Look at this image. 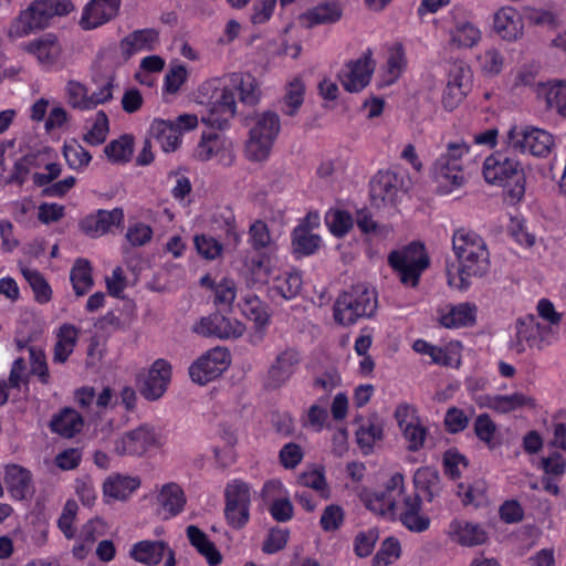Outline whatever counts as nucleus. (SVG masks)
I'll return each instance as SVG.
<instances>
[{
    "label": "nucleus",
    "instance_id": "nucleus-1",
    "mask_svg": "<svg viewBox=\"0 0 566 566\" xmlns=\"http://www.w3.org/2000/svg\"><path fill=\"white\" fill-rule=\"evenodd\" d=\"M452 249L458 266L447 268L448 283L460 291L471 286L472 277H483L490 271V253L484 240L474 231L461 228L452 235Z\"/></svg>",
    "mask_w": 566,
    "mask_h": 566
},
{
    "label": "nucleus",
    "instance_id": "nucleus-2",
    "mask_svg": "<svg viewBox=\"0 0 566 566\" xmlns=\"http://www.w3.org/2000/svg\"><path fill=\"white\" fill-rule=\"evenodd\" d=\"M507 146L489 156L483 164V176L488 184L507 189V195L514 201H520L525 193V174L520 163Z\"/></svg>",
    "mask_w": 566,
    "mask_h": 566
},
{
    "label": "nucleus",
    "instance_id": "nucleus-3",
    "mask_svg": "<svg viewBox=\"0 0 566 566\" xmlns=\"http://www.w3.org/2000/svg\"><path fill=\"white\" fill-rule=\"evenodd\" d=\"M73 10L71 0H34L13 19L8 38L17 40L44 30L55 15H66Z\"/></svg>",
    "mask_w": 566,
    "mask_h": 566
},
{
    "label": "nucleus",
    "instance_id": "nucleus-4",
    "mask_svg": "<svg viewBox=\"0 0 566 566\" xmlns=\"http://www.w3.org/2000/svg\"><path fill=\"white\" fill-rule=\"evenodd\" d=\"M377 293L364 283H358L342 292L333 306L336 323L348 327L360 318H370L377 311Z\"/></svg>",
    "mask_w": 566,
    "mask_h": 566
},
{
    "label": "nucleus",
    "instance_id": "nucleus-5",
    "mask_svg": "<svg viewBox=\"0 0 566 566\" xmlns=\"http://www.w3.org/2000/svg\"><path fill=\"white\" fill-rule=\"evenodd\" d=\"M200 104L206 105L207 115L202 122L223 129L237 113L235 94L230 85L220 80L205 82L199 88Z\"/></svg>",
    "mask_w": 566,
    "mask_h": 566
},
{
    "label": "nucleus",
    "instance_id": "nucleus-6",
    "mask_svg": "<svg viewBox=\"0 0 566 566\" xmlns=\"http://www.w3.org/2000/svg\"><path fill=\"white\" fill-rule=\"evenodd\" d=\"M281 132L280 116L265 111L253 118L245 142L244 156L249 161L263 163L270 157L274 142Z\"/></svg>",
    "mask_w": 566,
    "mask_h": 566
},
{
    "label": "nucleus",
    "instance_id": "nucleus-7",
    "mask_svg": "<svg viewBox=\"0 0 566 566\" xmlns=\"http://www.w3.org/2000/svg\"><path fill=\"white\" fill-rule=\"evenodd\" d=\"M388 264L399 275L402 284L415 287L421 273L430 265V259L423 243L411 242L401 250L391 251Z\"/></svg>",
    "mask_w": 566,
    "mask_h": 566
},
{
    "label": "nucleus",
    "instance_id": "nucleus-8",
    "mask_svg": "<svg viewBox=\"0 0 566 566\" xmlns=\"http://www.w3.org/2000/svg\"><path fill=\"white\" fill-rule=\"evenodd\" d=\"M468 150L464 143H450L447 153L433 164L432 176L441 192L449 193L464 184L461 158Z\"/></svg>",
    "mask_w": 566,
    "mask_h": 566
},
{
    "label": "nucleus",
    "instance_id": "nucleus-9",
    "mask_svg": "<svg viewBox=\"0 0 566 566\" xmlns=\"http://www.w3.org/2000/svg\"><path fill=\"white\" fill-rule=\"evenodd\" d=\"M411 188L412 180L406 170H379L370 181V197L377 207L394 205Z\"/></svg>",
    "mask_w": 566,
    "mask_h": 566
},
{
    "label": "nucleus",
    "instance_id": "nucleus-10",
    "mask_svg": "<svg viewBox=\"0 0 566 566\" xmlns=\"http://www.w3.org/2000/svg\"><path fill=\"white\" fill-rule=\"evenodd\" d=\"M506 143L513 150L530 151L533 156L546 157L554 146V137L548 132L536 127L512 126L507 133Z\"/></svg>",
    "mask_w": 566,
    "mask_h": 566
},
{
    "label": "nucleus",
    "instance_id": "nucleus-11",
    "mask_svg": "<svg viewBox=\"0 0 566 566\" xmlns=\"http://www.w3.org/2000/svg\"><path fill=\"white\" fill-rule=\"evenodd\" d=\"M224 497V516L228 524L235 530H241L250 518L251 495L249 485L242 481H233L227 485Z\"/></svg>",
    "mask_w": 566,
    "mask_h": 566
},
{
    "label": "nucleus",
    "instance_id": "nucleus-12",
    "mask_svg": "<svg viewBox=\"0 0 566 566\" xmlns=\"http://www.w3.org/2000/svg\"><path fill=\"white\" fill-rule=\"evenodd\" d=\"M172 368L170 363L166 359H156L147 374L138 375L136 378V386L147 401H157L167 391L168 385L171 380Z\"/></svg>",
    "mask_w": 566,
    "mask_h": 566
},
{
    "label": "nucleus",
    "instance_id": "nucleus-13",
    "mask_svg": "<svg viewBox=\"0 0 566 566\" xmlns=\"http://www.w3.org/2000/svg\"><path fill=\"white\" fill-rule=\"evenodd\" d=\"M375 65L371 50L368 49L361 57L345 64L338 73V80L347 92L358 93L369 84Z\"/></svg>",
    "mask_w": 566,
    "mask_h": 566
},
{
    "label": "nucleus",
    "instance_id": "nucleus-14",
    "mask_svg": "<svg viewBox=\"0 0 566 566\" xmlns=\"http://www.w3.org/2000/svg\"><path fill=\"white\" fill-rule=\"evenodd\" d=\"M245 327L241 322L230 319L221 310L202 317L193 327V332L201 336L220 339L238 338L243 335Z\"/></svg>",
    "mask_w": 566,
    "mask_h": 566
},
{
    "label": "nucleus",
    "instance_id": "nucleus-15",
    "mask_svg": "<svg viewBox=\"0 0 566 566\" xmlns=\"http://www.w3.org/2000/svg\"><path fill=\"white\" fill-rule=\"evenodd\" d=\"M229 353L223 348H214L199 357L189 367L191 380L206 385L219 377L228 366Z\"/></svg>",
    "mask_w": 566,
    "mask_h": 566
},
{
    "label": "nucleus",
    "instance_id": "nucleus-16",
    "mask_svg": "<svg viewBox=\"0 0 566 566\" xmlns=\"http://www.w3.org/2000/svg\"><path fill=\"white\" fill-rule=\"evenodd\" d=\"M472 73L469 66L454 65L448 76L442 95L443 107L451 112L457 108L471 90Z\"/></svg>",
    "mask_w": 566,
    "mask_h": 566
},
{
    "label": "nucleus",
    "instance_id": "nucleus-17",
    "mask_svg": "<svg viewBox=\"0 0 566 566\" xmlns=\"http://www.w3.org/2000/svg\"><path fill=\"white\" fill-rule=\"evenodd\" d=\"M301 363V355L295 348H285L279 353L270 365L264 380L268 389L282 387L293 376Z\"/></svg>",
    "mask_w": 566,
    "mask_h": 566
},
{
    "label": "nucleus",
    "instance_id": "nucleus-18",
    "mask_svg": "<svg viewBox=\"0 0 566 566\" xmlns=\"http://www.w3.org/2000/svg\"><path fill=\"white\" fill-rule=\"evenodd\" d=\"M156 442L157 438L154 429L147 424H142L118 438L115 441L114 450L118 455H143Z\"/></svg>",
    "mask_w": 566,
    "mask_h": 566
},
{
    "label": "nucleus",
    "instance_id": "nucleus-19",
    "mask_svg": "<svg viewBox=\"0 0 566 566\" xmlns=\"http://www.w3.org/2000/svg\"><path fill=\"white\" fill-rule=\"evenodd\" d=\"M122 0H91L83 9L80 27L85 30L97 29L118 15Z\"/></svg>",
    "mask_w": 566,
    "mask_h": 566
},
{
    "label": "nucleus",
    "instance_id": "nucleus-20",
    "mask_svg": "<svg viewBox=\"0 0 566 566\" xmlns=\"http://www.w3.org/2000/svg\"><path fill=\"white\" fill-rule=\"evenodd\" d=\"M124 221L122 208L113 210L99 209L80 221V229L91 238H99L106 234L113 226L119 227Z\"/></svg>",
    "mask_w": 566,
    "mask_h": 566
},
{
    "label": "nucleus",
    "instance_id": "nucleus-21",
    "mask_svg": "<svg viewBox=\"0 0 566 566\" xmlns=\"http://www.w3.org/2000/svg\"><path fill=\"white\" fill-rule=\"evenodd\" d=\"M22 49L34 55L39 63L45 66L54 65L62 51L56 35L52 33H46L41 38L24 44Z\"/></svg>",
    "mask_w": 566,
    "mask_h": 566
},
{
    "label": "nucleus",
    "instance_id": "nucleus-22",
    "mask_svg": "<svg viewBox=\"0 0 566 566\" xmlns=\"http://www.w3.org/2000/svg\"><path fill=\"white\" fill-rule=\"evenodd\" d=\"M495 32L506 41H515L523 34L522 17L513 7H503L494 14Z\"/></svg>",
    "mask_w": 566,
    "mask_h": 566
},
{
    "label": "nucleus",
    "instance_id": "nucleus-23",
    "mask_svg": "<svg viewBox=\"0 0 566 566\" xmlns=\"http://www.w3.org/2000/svg\"><path fill=\"white\" fill-rule=\"evenodd\" d=\"M537 97L544 98L548 108H554L566 118V80H548L536 84Z\"/></svg>",
    "mask_w": 566,
    "mask_h": 566
},
{
    "label": "nucleus",
    "instance_id": "nucleus-24",
    "mask_svg": "<svg viewBox=\"0 0 566 566\" xmlns=\"http://www.w3.org/2000/svg\"><path fill=\"white\" fill-rule=\"evenodd\" d=\"M169 549L171 548L164 541H140L133 545L129 555L140 564L156 566L168 556Z\"/></svg>",
    "mask_w": 566,
    "mask_h": 566
},
{
    "label": "nucleus",
    "instance_id": "nucleus-25",
    "mask_svg": "<svg viewBox=\"0 0 566 566\" xmlns=\"http://www.w3.org/2000/svg\"><path fill=\"white\" fill-rule=\"evenodd\" d=\"M421 497L418 494L407 495L403 499V511L399 517L402 525L415 533H422L430 526V518L421 514Z\"/></svg>",
    "mask_w": 566,
    "mask_h": 566
},
{
    "label": "nucleus",
    "instance_id": "nucleus-26",
    "mask_svg": "<svg viewBox=\"0 0 566 566\" xmlns=\"http://www.w3.org/2000/svg\"><path fill=\"white\" fill-rule=\"evenodd\" d=\"M148 135L157 140L165 153L175 151L180 144L181 129L174 126L172 120L155 118Z\"/></svg>",
    "mask_w": 566,
    "mask_h": 566
},
{
    "label": "nucleus",
    "instance_id": "nucleus-27",
    "mask_svg": "<svg viewBox=\"0 0 566 566\" xmlns=\"http://www.w3.org/2000/svg\"><path fill=\"white\" fill-rule=\"evenodd\" d=\"M3 480L8 491L17 500L25 499L32 491V474L21 465H7Z\"/></svg>",
    "mask_w": 566,
    "mask_h": 566
},
{
    "label": "nucleus",
    "instance_id": "nucleus-28",
    "mask_svg": "<svg viewBox=\"0 0 566 566\" xmlns=\"http://www.w3.org/2000/svg\"><path fill=\"white\" fill-rule=\"evenodd\" d=\"M84 426L83 417L74 409L65 407L54 415L50 421L52 432L64 438H73Z\"/></svg>",
    "mask_w": 566,
    "mask_h": 566
},
{
    "label": "nucleus",
    "instance_id": "nucleus-29",
    "mask_svg": "<svg viewBox=\"0 0 566 566\" xmlns=\"http://www.w3.org/2000/svg\"><path fill=\"white\" fill-rule=\"evenodd\" d=\"M321 245V238L311 232L307 220H303L292 232V250L296 259L314 254Z\"/></svg>",
    "mask_w": 566,
    "mask_h": 566
},
{
    "label": "nucleus",
    "instance_id": "nucleus-30",
    "mask_svg": "<svg viewBox=\"0 0 566 566\" xmlns=\"http://www.w3.org/2000/svg\"><path fill=\"white\" fill-rule=\"evenodd\" d=\"M343 15V9L339 2L332 0L325 1L301 15L305 21L306 28H313L317 24H329L337 22Z\"/></svg>",
    "mask_w": 566,
    "mask_h": 566
},
{
    "label": "nucleus",
    "instance_id": "nucleus-31",
    "mask_svg": "<svg viewBox=\"0 0 566 566\" xmlns=\"http://www.w3.org/2000/svg\"><path fill=\"white\" fill-rule=\"evenodd\" d=\"M382 438L384 423L377 413L370 415L356 430L357 443L365 454L370 453L374 450L375 442Z\"/></svg>",
    "mask_w": 566,
    "mask_h": 566
},
{
    "label": "nucleus",
    "instance_id": "nucleus-32",
    "mask_svg": "<svg viewBox=\"0 0 566 566\" xmlns=\"http://www.w3.org/2000/svg\"><path fill=\"white\" fill-rule=\"evenodd\" d=\"M186 533L190 544L206 557L209 566H218L222 562L221 553L198 526L189 525Z\"/></svg>",
    "mask_w": 566,
    "mask_h": 566
},
{
    "label": "nucleus",
    "instance_id": "nucleus-33",
    "mask_svg": "<svg viewBox=\"0 0 566 566\" xmlns=\"http://www.w3.org/2000/svg\"><path fill=\"white\" fill-rule=\"evenodd\" d=\"M230 86L235 93L239 91L240 101L253 106L260 101V90L256 78L250 73H232L230 75Z\"/></svg>",
    "mask_w": 566,
    "mask_h": 566
},
{
    "label": "nucleus",
    "instance_id": "nucleus-34",
    "mask_svg": "<svg viewBox=\"0 0 566 566\" xmlns=\"http://www.w3.org/2000/svg\"><path fill=\"white\" fill-rule=\"evenodd\" d=\"M476 321V306L471 303H461L440 317V324L446 328L472 326Z\"/></svg>",
    "mask_w": 566,
    "mask_h": 566
},
{
    "label": "nucleus",
    "instance_id": "nucleus-35",
    "mask_svg": "<svg viewBox=\"0 0 566 566\" xmlns=\"http://www.w3.org/2000/svg\"><path fill=\"white\" fill-rule=\"evenodd\" d=\"M158 40V32L155 29L136 30L120 41V48L127 55L135 51H153Z\"/></svg>",
    "mask_w": 566,
    "mask_h": 566
},
{
    "label": "nucleus",
    "instance_id": "nucleus-36",
    "mask_svg": "<svg viewBox=\"0 0 566 566\" xmlns=\"http://www.w3.org/2000/svg\"><path fill=\"white\" fill-rule=\"evenodd\" d=\"M78 329L72 324H63L57 333L54 345L53 361L63 364L73 353L77 342Z\"/></svg>",
    "mask_w": 566,
    "mask_h": 566
},
{
    "label": "nucleus",
    "instance_id": "nucleus-37",
    "mask_svg": "<svg viewBox=\"0 0 566 566\" xmlns=\"http://www.w3.org/2000/svg\"><path fill=\"white\" fill-rule=\"evenodd\" d=\"M450 530L458 543L463 546L480 545L488 539L486 532L478 524L453 521L450 524Z\"/></svg>",
    "mask_w": 566,
    "mask_h": 566
},
{
    "label": "nucleus",
    "instance_id": "nucleus-38",
    "mask_svg": "<svg viewBox=\"0 0 566 566\" xmlns=\"http://www.w3.org/2000/svg\"><path fill=\"white\" fill-rule=\"evenodd\" d=\"M140 485V480L133 476L117 475L108 478L103 484L104 495L113 500H126Z\"/></svg>",
    "mask_w": 566,
    "mask_h": 566
},
{
    "label": "nucleus",
    "instance_id": "nucleus-39",
    "mask_svg": "<svg viewBox=\"0 0 566 566\" xmlns=\"http://www.w3.org/2000/svg\"><path fill=\"white\" fill-rule=\"evenodd\" d=\"M413 483L416 489L424 493L427 500L431 502L440 491V474L434 468L422 467L415 472Z\"/></svg>",
    "mask_w": 566,
    "mask_h": 566
},
{
    "label": "nucleus",
    "instance_id": "nucleus-40",
    "mask_svg": "<svg viewBox=\"0 0 566 566\" xmlns=\"http://www.w3.org/2000/svg\"><path fill=\"white\" fill-rule=\"evenodd\" d=\"M450 38L458 48L471 49L480 42L481 31L470 21H458L450 30Z\"/></svg>",
    "mask_w": 566,
    "mask_h": 566
},
{
    "label": "nucleus",
    "instance_id": "nucleus-41",
    "mask_svg": "<svg viewBox=\"0 0 566 566\" xmlns=\"http://www.w3.org/2000/svg\"><path fill=\"white\" fill-rule=\"evenodd\" d=\"M70 280L77 296L86 294L94 285L90 261L77 259L71 269Z\"/></svg>",
    "mask_w": 566,
    "mask_h": 566
},
{
    "label": "nucleus",
    "instance_id": "nucleus-42",
    "mask_svg": "<svg viewBox=\"0 0 566 566\" xmlns=\"http://www.w3.org/2000/svg\"><path fill=\"white\" fill-rule=\"evenodd\" d=\"M159 505L169 512L170 516L179 514L186 504L182 489L176 483L165 484L157 496Z\"/></svg>",
    "mask_w": 566,
    "mask_h": 566
},
{
    "label": "nucleus",
    "instance_id": "nucleus-43",
    "mask_svg": "<svg viewBox=\"0 0 566 566\" xmlns=\"http://www.w3.org/2000/svg\"><path fill=\"white\" fill-rule=\"evenodd\" d=\"M535 408V399L522 392H514L512 395H497L491 399L490 408L495 411L506 413L522 407Z\"/></svg>",
    "mask_w": 566,
    "mask_h": 566
},
{
    "label": "nucleus",
    "instance_id": "nucleus-44",
    "mask_svg": "<svg viewBox=\"0 0 566 566\" xmlns=\"http://www.w3.org/2000/svg\"><path fill=\"white\" fill-rule=\"evenodd\" d=\"M133 146V136L125 134L107 144L104 148V154L112 163L126 164L132 159Z\"/></svg>",
    "mask_w": 566,
    "mask_h": 566
},
{
    "label": "nucleus",
    "instance_id": "nucleus-45",
    "mask_svg": "<svg viewBox=\"0 0 566 566\" xmlns=\"http://www.w3.org/2000/svg\"><path fill=\"white\" fill-rule=\"evenodd\" d=\"M366 507L379 515L395 514L396 495H389L385 491H375L364 496Z\"/></svg>",
    "mask_w": 566,
    "mask_h": 566
},
{
    "label": "nucleus",
    "instance_id": "nucleus-46",
    "mask_svg": "<svg viewBox=\"0 0 566 566\" xmlns=\"http://www.w3.org/2000/svg\"><path fill=\"white\" fill-rule=\"evenodd\" d=\"M21 273L30 284L36 302L48 303L51 300L52 290L44 276L38 270L28 268H22Z\"/></svg>",
    "mask_w": 566,
    "mask_h": 566
},
{
    "label": "nucleus",
    "instance_id": "nucleus-47",
    "mask_svg": "<svg viewBox=\"0 0 566 566\" xmlns=\"http://www.w3.org/2000/svg\"><path fill=\"white\" fill-rule=\"evenodd\" d=\"M304 93L305 86L300 78L291 81L282 101V112L285 115L294 116L304 102Z\"/></svg>",
    "mask_w": 566,
    "mask_h": 566
},
{
    "label": "nucleus",
    "instance_id": "nucleus-48",
    "mask_svg": "<svg viewBox=\"0 0 566 566\" xmlns=\"http://www.w3.org/2000/svg\"><path fill=\"white\" fill-rule=\"evenodd\" d=\"M63 155L67 165L72 169L86 167L92 160L91 154L80 145L76 139H72L70 143L64 144Z\"/></svg>",
    "mask_w": 566,
    "mask_h": 566
},
{
    "label": "nucleus",
    "instance_id": "nucleus-49",
    "mask_svg": "<svg viewBox=\"0 0 566 566\" xmlns=\"http://www.w3.org/2000/svg\"><path fill=\"white\" fill-rule=\"evenodd\" d=\"M400 430L408 442L407 449L409 451L417 452L424 447L428 429L421 423L420 419L408 423V426L402 427Z\"/></svg>",
    "mask_w": 566,
    "mask_h": 566
},
{
    "label": "nucleus",
    "instance_id": "nucleus-50",
    "mask_svg": "<svg viewBox=\"0 0 566 566\" xmlns=\"http://www.w3.org/2000/svg\"><path fill=\"white\" fill-rule=\"evenodd\" d=\"M109 123L104 111H98L91 129L83 136V140L91 146L102 145L108 135Z\"/></svg>",
    "mask_w": 566,
    "mask_h": 566
},
{
    "label": "nucleus",
    "instance_id": "nucleus-51",
    "mask_svg": "<svg viewBox=\"0 0 566 566\" xmlns=\"http://www.w3.org/2000/svg\"><path fill=\"white\" fill-rule=\"evenodd\" d=\"M401 554L400 542L394 537H387L380 545L379 551L373 558V566H388L398 559Z\"/></svg>",
    "mask_w": 566,
    "mask_h": 566
},
{
    "label": "nucleus",
    "instance_id": "nucleus-52",
    "mask_svg": "<svg viewBox=\"0 0 566 566\" xmlns=\"http://www.w3.org/2000/svg\"><path fill=\"white\" fill-rule=\"evenodd\" d=\"M234 300L235 285L232 281L223 279L220 283L216 284L213 303L218 310L224 313L231 312Z\"/></svg>",
    "mask_w": 566,
    "mask_h": 566
},
{
    "label": "nucleus",
    "instance_id": "nucleus-53",
    "mask_svg": "<svg viewBox=\"0 0 566 566\" xmlns=\"http://www.w3.org/2000/svg\"><path fill=\"white\" fill-rule=\"evenodd\" d=\"M69 104L77 109H92V99L87 94V88L80 82L69 81L66 84Z\"/></svg>",
    "mask_w": 566,
    "mask_h": 566
},
{
    "label": "nucleus",
    "instance_id": "nucleus-54",
    "mask_svg": "<svg viewBox=\"0 0 566 566\" xmlns=\"http://www.w3.org/2000/svg\"><path fill=\"white\" fill-rule=\"evenodd\" d=\"M302 283L301 274L293 272L277 277L275 290L285 300H292L301 292Z\"/></svg>",
    "mask_w": 566,
    "mask_h": 566
},
{
    "label": "nucleus",
    "instance_id": "nucleus-55",
    "mask_svg": "<svg viewBox=\"0 0 566 566\" xmlns=\"http://www.w3.org/2000/svg\"><path fill=\"white\" fill-rule=\"evenodd\" d=\"M212 223L214 227L219 228H221L223 224L227 240L226 244L231 245L232 248H237L240 242V235L235 229V219L233 213L230 210H227L226 212L214 214L212 218Z\"/></svg>",
    "mask_w": 566,
    "mask_h": 566
},
{
    "label": "nucleus",
    "instance_id": "nucleus-56",
    "mask_svg": "<svg viewBox=\"0 0 566 566\" xmlns=\"http://www.w3.org/2000/svg\"><path fill=\"white\" fill-rule=\"evenodd\" d=\"M496 431V426L488 413L479 415L474 421V433L476 437L485 442L488 447L493 450L497 443L493 441Z\"/></svg>",
    "mask_w": 566,
    "mask_h": 566
},
{
    "label": "nucleus",
    "instance_id": "nucleus-57",
    "mask_svg": "<svg viewBox=\"0 0 566 566\" xmlns=\"http://www.w3.org/2000/svg\"><path fill=\"white\" fill-rule=\"evenodd\" d=\"M193 243L198 253L207 260L217 259L223 249L221 242L206 234L196 235Z\"/></svg>",
    "mask_w": 566,
    "mask_h": 566
},
{
    "label": "nucleus",
    "instance_id": "nucleus-58",
    "mask_svg": "<svg viewBox=\"0 0 566 566\" xmlns=\"http://www.w3.org/2000/svg\"><path fill=\"white\" fill-rule=\"evenodd\" d=\"M345 513L342 506L331 504L325 507L319 520L321 527L325 532H335L344 523Z\"/></svg>",
    "mask_w": 566,
    "mask_h": 566
},
{
    "label": "nucleus",
    "instance_id": "nucleus-59",
    "mask_svg": "<svg viewBox=\"0 0 566 566\" xmlns=\"http://www.w3.org/2000/svg\"><path fill=\"white\" fill-rule=\"evenodd\" d=\"M30 361H31V370L32 375L39 377V380L46 385L50 381V373L49 367L45 359V354L42 349L36 348L34 346L29 347Z\"/></svg>",
    "mask_w": 566,
    "mask_h": 566
},
{
    "label": "nucleus",
    "instance_id": "nucleus-60",
    "mask_svg": "<svg viewBox=\"0 0 566 566\" xmlns=\"http://www.w3.org/2000/svg\"><path fill=\"white\" fill-rule=\"evenodd\" d=\"M443 423L449 433L455 434L467 429L469 418L462 409L451 407L446 412Z\"/></svg>",
    "mask_w": 566,
    "mask_h": 566
},
{
    "label": "nucleus",
    "instance_id": "nucleus-61",
    "mask_svg": "<svg viewBox=\"0 0 566 566\" xmlns=\"http://www.w3.org/2000/svg\"><path fill=\"white\" fill-rule=\"evenodd\" d=\"M249 235V241L255 251H260L271 243L268 224L261 220H256L250 226Z\"/></svg>",
    "mask_w": 566,
    "mask_h": 566
},
{
    "label": "nucleus",
    "instance_id": "nucleus-62",
    "mask_svg": "<svg viewBox=\"0 0 566 566\" xmlns=\"http://www.w3.org/2000/svg\"><path fill=\"white\" fill-rule=\"evenodd\" d=\"M379 532L377 528H370L367 532H360L355 537V553L359 557H367L371 554Z\"/></svg>",
    "mask_w": 566,
    "mask_h": 566
},
{
    "label": "nucleus",
    "instance_id": "nucleus-63",
    "mask_svg": "<svg viewBox=\"0 0 566 566\" xmlns=\"http://www.w3.org/2000/svg\"><path fill=\"white\" fill-rule=\"evenodd\" d=\"M289 536V530L273 527L263 543L262 551L266 554L280 552L286 546Z\"/></svg>",
    "mask_w": 566,
    "mask_h": 566
},
{
    "label": "nucleus",
    "instance_id": "nucleus-64",
    "mask_svg": "<svg viewBox=\"0 0 566 566\" xmlns=\"http://www.w3.org/2000/svg\"><path fill=\"white\" fill-rule=\"evenodd\" d=\"M480 61L483 72L488 75H497L503 69L504 59L495 49L485 51V53L480 57Z\"/></svg>",
    "mask_w": 566,
    "mask_h": 566
}]
</instances>
